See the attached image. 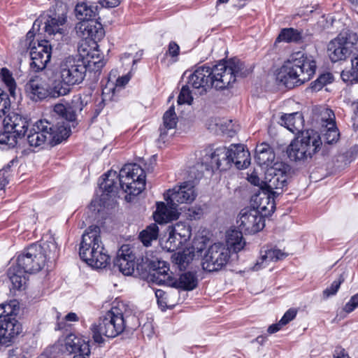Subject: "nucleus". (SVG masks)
Instances as JSON below:
<instances>
[{
	"mask_svg": "<svg viewBox=\"0 0 358 358\" xmlns=\"http://www.w3.org/2000/svg\"><path fill=\"white\" fill-rule=\"evenodd\" d=\"M99 6L94 4H88L85 2L78 3L75 8L76 17L83 22L84 20H96Z\"/></svg>",
	"mask_w": 358,
	"mask_h": 358,
	"instance_id": "7c9ffc66",
	"label": "nucleus"
},
{
	"mask_svg": "<svg viewBox=\"0 0 358 358\" xmlns=\"http://www.w3.org/2000/svg\"><path fill=\"white\" fill-rule=\"evenodd\" d=\"M86 72L87 66L85 62L73 57L64 59L59 67L60 78L71 86L81 83L85 79Z\"/></svg>",
	"mask_w": 358,
	"mask_h": 358,
	"instance_id": "4468645a",
	"label": "nucleus"
},
{
	"mask_svg": "<svg viewBox=\"0 0 358 358\" xmlns=\"http://www.w3.org/2000/svg\"><path fill=\"white\" fill-rule=\"evenodd\" d=\"M228 148L231 165L234 164L238 169H243L250 164V155L244 145L231 144Z\"/></svg>",
	"mask_w": 358,
	"mask_h": 358,
	"instance_id": "393cba45",
	"label": "nucleus"
},
{
	"mask_svg": "<svg viewBox=\"0 0 358 358\" xmlns=\"http://www.w3.org/2000/svg\"><path fill=\"white\" fill-rule=\"evenodd\" d=\"M194 252L189 249L175 253L172 256L173 262L178 265L180 270L185 269L194 259Z\"/></svg>",
	"mask_w": 358,
	"mask_h": 358,
	"instance_id": "4c0bfd02",
	"label": "nucleus"
},
{
	"mask_svg": "<svg viewBox=\"0 0 358 358\" xmlns=\"http://www.w3.org/2000/svg\"><path fill=\"white\" fill-rule=\"evenodd\" d=\"M334 358H350L348 354L343 348H336L334 353Z\"/></svg>",
	"mask_w": 358,
	"mask_h": 358,
	"instance_id": "bf43d9fd",
	"label": "nucleus"
},
{
	"mask_svg": "<svg viewBox=\"0 0 358 358\" xmlns=\"http://www.w3.org/2000/svg\"><path fill=\"white\" fill-rule=\"evenodd\" d=\"M76 30L78 36L94 42L100 41L105 34L102 24L97 20L79 22L76 24Z\"/></svg>",
	"mask_w": 358,
	"mask_h": 358,
	"instance_id": "aec40b11",
	"label": "nucleus"
},
{
	"mask_svg": "<svg viewBox=\"0 0 358 358\" xmlns=\"http://www.w3.org/2000/svg\"><path fill=\"white\" fill-rule=\"evenodd\" d=\"M290 167L282 162H276L266 169L264 180L261 181V189L266 190L275 197L282 194L287 185Z\"/></svg>",
	"mask_w": 358,
	"mask_h": 358,
	"instance_id": "1a4fd4ad",
	"label": "nucleus"
},
{
	"mask_svg": "<svg viewBox=\"0 0 358 358\" xmlns=\"http://www.w3.org/2000/svg\"><path fill=\"white\" fill-rule=\"evenodd\" d=\"M1 76L2 78L3 81L8 87V90L10 92V94L12 96H15L16 85L10 71L7 69L3 68L1 71Z\"/></svg>",
	"mask_w": 358,
	"mask_h": 358,
	"instance_id": "c03bdc74",
	"label": "nucleus"
},
{
	"mask_svg": "<svg viewBox=\"0 0 358 358\" xmlns=\"http://www.w3.org/2000/svg\"><path fill=\"white\" fill-rule=\"evenodd\" d=\"M155 296L157 299V303L162 308L166 306V293L162 289H157L155 291Z\"/></svg>",
	"mask_w": 358,
	"mask_h": 358,
	"instance_id": "6e6d98bb",
	"label": "nucleus"
},
{
	"mask_svg": "<svg viewBox=\"0 0 358 358\" xmlns=\"http://www.w3.org/2000/svg\"><path fill=\"white\" fill-rule=\"evenodd\" d=\"M249 71L244 64L236 58L220 62L213 68L201 66L189 73L188 86H191L200 95L206 94L212 87L224 90L233 84L236 77L246 76Z\"/></svg>",
	"mask_w": 358,
	"mask_h": 358,
	"instance_id": "f257e3e1",
	"label": "nucleus"
},
{
	"mask_svg": "<svg viewBox=\"0 0 358 358\" xmlns=\"http://www.w3.org/2000/svg\"><path fill=\"white\" fill-rule=\"evenodd\" d=\"M297 310L294 308H290L285 312L281 320V324L284 326L288 324L290 321L293 320L296 315Z\"/></svg>",
	"mask_w": 358,
	"mask_h": 358,
	"instance_id": "5fc2aeb1",
	"label": "nucleus"
},
{
	"mask_svg": "<svg viewBox=\"0 0 358 358\" xmlns=\"http://www.w3.org/2000/svg\"><path fill=\"white\" fill-rule=\"evenodd\" d=\"M21 325L15 317L0 320V345L10 346L21 332Z\"/></svg>",
	"mask_w": 358,
	"mask_h": 358,
	"instance_id": "4be33fe9",
	"label": "nucleus"
},
{
	"mask_svg": "<svg viewBox=\"0 0 358 358\" xmlns=\"http://www.w3.org/2000/svg\"><path fill=\"white\" fill-rule=\"evenodd\" d=\"M130 80L129 75H125L117 79L115 85H108L102 92L103 100H113L115 94L124 87Z\"/></svg>",
	"mask_w": 358,
	"mask_h": 358,
	"instance_id": "72a5a7b5",
	"label": "nucleus"
},
{
	"mask_svg": "<svg viewBox=\"0 0 358 358\" xmlns=\"http://www.w3.org/2000/svg\"><path fill=\"white\" fill-rule=\"evenodd\" d=\"M283 326H284L283 324H281V322L279 321L278 323L271 324V326L268 327V330H267L268 333L270 334H274V333L278 331Z\"/></svg>",
	"mask_w": 358,
	"mask_h": 358,
	"instance_id": "052dcab7",
	"label": "nucleus"
},
{
	"mask_svg": "<svg viewBox=\"0 0 358 358\" xmlns=\"http://www.w3.org/2000/svg\"><path fill=\"white\" fill-rule=\"evenodd\" d=\"M279 123L293 134L300 132L303 127V117L299 113L282 115Z\"/></svg>",
	"mask_w": 358,
	"mask_h": 358,
	"instance_id": "c85d7f7f",
	"label": "nucleus"
},
{
	"mask_svg": "<svg viewBox=\"0 0 358 358\" xmlns=\"http://www.w3.org/2000/svg\"><path fill=\"white\" fill-rule=\"evenodd\" d=\"M119 182L124 192L137 196L145 187V171L136 164L125 165L120 171Z\"/></svg>",
	"mask_w": 358,
	"mask_h": 358,
	"instance_id": "f8f14e48",
	"label": "nucleus"
},
{
	"mask_svg": "<svg viewBox=\"0 0 358 358\" xmlns=\"http://www.w3.org/2000/svg\"><path fill=\"white\" fill-rule=\"evenodd\" d=\"M287 254L278 248H266L261 250V257L257 260L253 269L258 271L264 267L270 262H277L283 259Z\"/></svg>",
	"mask_w": 358,
	"mask_h": 358,
	"instance_id": "cd10ccee",
	"label": "nucleus"
},
{
	"mask_svg": "<svg viewBox=\"0 0 358 358\" xmlns=\"http://www.w3.org/2000/svg\"><path fill=\"white\" fill-rule=\"evenodd\" d=\"M29 127L28 118L16 112L10 113L3 120V131L0 134V143L14 148L23 137Z\"/></svg>",
	"mask_w": 358,
	"mask_h": 358,
	"instance_id": "9d476101",
	"label": "nucleus"
},
{
	"mask_svg": "<svg viewBox=\"0 0 358 358\" xmlns=\"http://www.w3.org/2000/svg\"><path fill=\"white\" fill-rule=\"evenodd\" d=\"M25 272L17 266L10 267L8 271V276L13 285V287L16 289H24L26 285L27 278Z\"/></svg>",
	"mask_w": 358,
	"mask_h": 358,
	"instance_id": "473e14b6",
	"label": "nucleus"
},
{
	"mask_svg": "<svg viewBox=\"0 0 358 358\" xmlns=\"http://www.w3.org/2000/svg\"><path fill=\"white\" fill-rule=\"evenodd\" d=\"M71 85L65 83L61 78L56 80L48 87L49 96L53 98L65 96L71 92Z\"/></svg>",
	"mask_w": 358,
	"mask_h": 358,
	"instance_id": "e433bc0d",
	"label": "nucleus"
},
{
	"mask_svg": "<svg viewBox=\"0 0 358 358\" xmlns=\"http://www.w3.org/2000/svg\"><path fill=\"white\" fill-rule=\"evenodd\" d=\"M8 95L0 88V117L6 113V110L9 107Z\"/></svg>",
	"mask_w": 358,
	"mask_h": 358,
	"instance_id": "603ef678",
	"label": "nucleus"
},
{
	"mask_svg": "<svg viewBox=\"0 0 358 358\" xmlns=\"http://www.w3.org/2000/svg\"><path fill=\"white\" fill-rule=\"evenodd\" d=\"M275 159V153L272 150H268L267 152L256 153L255 160L259 166H266V169L270 167Z\"/></svg>",
	"mask_w": 358,
	"mask_h": 358,
	"instance_id": "37998d69",
	"label": "nucleus"
},
{
	"mask_svg": "<svg viewBox=\"0 0 358 358\" xmlns=\"http://www.w3.org/2000/svg\"><path fill=\"white\" fill-rule=\"evenodd\" d=\"M343 281L344 278L343 275H341L338 280H334L329 287L326 288L323 291L322 294L324 298L327 299L331 296L335 295L337 293L341 285L343 283Z\"/></svg>",
	"mask_w": 358,
	"mask_h": 358,
	"instance_id": "49530a36",
	"label": "nucleus"
},
{
	"mask_svg": "<svg viewBox=\"0 0 358 358\" xmlns=\"http://www.w3.org/2000/svg\"><path fill=\"white\" fill-rule=\"evenodd\" d=\"M158 233V226L157 224L152 223L141 232L139 237L143 245L148 246L152 241L157 238Z\"/></svg>",
	"mask_w": 358,
	"mask_h": 358,
	"instance_id": "58836bf2",
	"label": "nucleus"
},
{
	"mask_svg": "<svg viewBox=\"0 0 358 358\" xmlns=\"http://www.w3.org/2000/svg\"><path fill=\"white\" fill-rule=\"evenodd\" d=\"M243 233L241 230H231L228 232L227 236V245L229 250L232 249L235 252H238L241 250L245 245V242L243 238Z\"/></svg>",
	"mask_w": 358,
	"mask_h": 358,
	"instance_id": "f704fd0d",
	"label": "nucleus"
},
{
	"mask_svg": "<svg viewBox=\"0 0 358 358\" xmlns=\"http://www.w3.org/2000/svg\"><path fill=\"white\" fill-rule=\"evenodd\" d=\"M230 250L221 243L212 245L202 259L203 270L208 272L217 271L227 265L230 258Z\"/></svg>",
	"mask_w": 358,
	"mask_h": 358,
	"instance_id": "2eb2a0df",
	"label": "nucleus"
},
{
	"mask_svg": "<svg viewBox=\"0 0 358 358\" xmlns=\"http://www.w3.org/2000/svg\"><path fill=\"white\" fill-rule=\"evenodd\" d=\"M358 36L352 31H343L328 45V55L333 62L344 60L357 50Z\"/></svg>",
	"mask_w": 358,
	"mask_h": 358,
	"instance_id": "ddd939ff",
	"label": "nucleus"
},
{
	"mask_svg": "<svg viewBox=\"0 0 358 358\" xmlns=\"http://www.w3.org/2000/svg\"><path fill=\"white\" fill-rule=\"evenodd\" d=\"M13 163V161L10 162V164L0 170V189H3L8 183L10 176L9 173L11 167L10 164Z\"/></svg>",
	"mask_w": 358,
	"mask_h": 358,
	"instance_id": "8fccbe9b",
	"label": "nucleus"
},
{
	"mask_svg": "<svg viewBox=\"0 0 358 358\" xmlns=\"http://www.w3.org/2000/svg\"><path fill=\"white\" fill-rule=\"evenodd\" d=\"M322 126L323 141L327 144L336 143L340 137V132L335 122L333 110L325 109L322 113Z\"/></svg>",
	"mask_w": 358,
	"mask_h": 358,
	"instance_id": "412c9836",
	"label": "nucleus"
},
{
	"mask_svg": "<svg viewBox=\"0 0 358 358\" xmlns=\"http://www.w3.org/2000/svg\"><path fill=\"white\" fill-rule=\"evenodd\" d=\"M331 80L332 76L331 73L322 74L313 83L312 88L314 90H320L327 83H331Z\"/></svg>",
	"mask_w": 358,
	"mask_h": 358,
	"instance_id": "de8ad7c7",
	"label": "nucleus"
},
{
	"mask_svg": "<svg viewBox=\"0 0 358 358\" xmlns=\"http://www.w3.org/2000/svg\"><path fill=\"white\" fill-rule=\"evenodd\" d=\"M203 215V210L199 206H193L189 208L187 213L186 216L189 220H199Z\"/></svg>",
	"mask_w": 358,
	"mask_h": 358,
	"instance_id": "3c124183",
	"label": "nucleus"
},
{
	"mask_svg": "<svg viewBox=\"0 0 358 358\" xmlns=\"http://www.w3.org/2000/svg\"><path fill=\"white\" fill-rule=\"evenodd\" d=\"M65 320L68 322H76L78 320V317L75 313H69L65 316Z\"/></svg>",
	"mask_w": 358,
	"mask_h": 358,
	"instance_id": "0e129e2a",
	"label": "nucleus"
},
{
	"mask_svg": "<svg viewBox=\"0 0 358 358\" xmlns=\"http://www.w3.org/2000/svg\"><path fill=\"white\" fill-rule=\"evenodd\" d=\"M105 101H103L102 99V101L96 106V108L94 109V113H95V117L97 116L100 113L101 111L102 110V109L103 108V106H104V104H103V102Z\"/></svg>",
	"mask_w": 358,
	"mask_h": 358,
	"instance_id": "338daca9",
	"label": "nucleus"
},
{
	"mask_svg": "<svg viewBox=\"0 0 358 358\" xmlns=\"http://www.w3.org/2000/svg\"><path fill=\"white\" fill-rule=\"evenodd\" d=\"M167 205L163 202L157 203V210L154 213V219L157 222H168L178 218L179 213L176 205H171L168 197L166 199Z\"/></svg>",
	"mask_w": 358,
	"mask_h": 358,
	"instance_id": "a878e982",
	"label": "nucleus"
},
{
	"mask_svg": "<svg viewBox=\"0 0 358 358\" xmlns=\"http://www.w3.org/2000/svg\"><path fill=\"white\" fill-rule=\"evenodd\" d=\"M315 62L303 51L293 52L285 62L277 79L287 88H293L309 80L315 74Z\"/></svg>",
	"mask_w": 358,
	"mask_h": 358,
	"instance_id": "20e7f679",
	"label": "nucleus"
},
{
	"mask_svg": "<svg viewBox=\"0 0 358 358\" xmlns=\"http://www.w3.org/2000/svg\"><path fill=\"white\" fill-rule=\"evenodd\" d=\"M122 0H103V6L114 8L117 6Z\"/></svg>",
	"mask_w": 358,
	"mask_h": 358,
	"instance_id": "680f3d73",
	"label": "nucleus"
},
{
	"mask_svg": "<svg viewBox=\"0 0 358 358\" xmlns=\"http://www.w3.org/2000/svg\"><path fill=\"white\" fill-rule=\"evenodd\" d=\"M196 192L194 189V184L192 181H186L180 185L169 189L166 193V197L171 201V205L177 207L180 203H190L196 197Z\"/></svg>",
	"mask_w": 358,
	"mask_h": 358,
	"instance_id": "f3484780",
	"label": "nucleus"
},
{
	"mask_svg": "<svg viewBox=\"0 0 358 358\" xmlns=\"http://www.w3.org/2000/svg\"><path fill=\"white\" fill-rule=\"evenodd\" d=\"M180 53V47L179 45L174 41L170 42L168 47V50L166 51V55L172 57H177Z\"/></svg>",
	"mask_w": 358,
	"mask_h": 358,
	"instance_id": "4d7b16f0",
	"label": "nucleus"
},
{
	"mask_svg": "<svg viewBox=\"0 0 358 358\" xmlns=\"http://www.w3.org/2000/svg\"><path fill=\"white\" fill-rule=\"evenodd\" d=\"M191 86H188V83L184 85L178 97V104H191L193 101V97L192 96L191 91L189 88Z\"/></svg>",
	"mask_w": 358,
	"mask_h": 358,
	"instance_id": "a18cd8bd",
	"label": "nucleus"
},
{
	"mask_svg": "<svg viewBox=\"0 0 358 358\" xmlns=\"http://www.w3.org/2000/svg\"><path fill=\"white\" fill-rule=\"evenodd\" d=\"M301 39V32L294 28H285L281 30L276 42H297Z\"/></svg>",
	"mask_w": 358,
	"mask_h": 358,
	"instance_id": "ea45409f",
	"label": "nucleus"
},
{
	"mask_svg": "<svg viewBox=\"0 0 358 358\" xmlns=\"http://www.w3.org/2000/svg\"><path fill=\"white\" fill-rule=\"evenodd\" d=\"M168 229H169L172 233L187 241L191 237V229L189 226H187L184 223L178 222L174 225L169 226Z\"/></svg>",
	"mask_w": 358,
	"mask_h": 358,
	"instance_id": "a19ab883",
	"label": "nucleus"
},
{
	"mask_svg": "<svg viewBox=\"0 0 358 358\" xmlns=\"http://www.w3.org/2000/svg\"><path fill=\"white\" fill-rule=\"evenodd\" d=\"M103 181L100 183V188L108 195L110 194L117 193L120 187V174L116 171H109L103 176Z\"/></svg>",
	"mask_w": 358,
	"mask_h": 358,
	"instance_id": "c756f323",
	"label": "nucleus"
},
{
	"mask_svg": "<svg viewBox=\"0 0 358 358\" xmlns=\"http://www.w3.org/2000/svg\"><path fill=\"white\" fill-rule=\"evenodd\" d=\"M268 150H272L271 146L266 143H262L256 148V153L267 152Z\"/></svg>",
	"mask_w": 358,
	"mask_h": 358,
	"instance_id": "e2e57ef3",
	"label": "nucleus"
},
{
	"mask_svg": "<svg viewBox=\"0 0 358 358\" xmlns=\"http://www.w3.org/2000/svg\"><path fill=\"white\" fill-rule=\"evenodd\" d=\"M51 50V45L47 40L41 41L37 46L31 48L30 67L34 71L38 72L45 68L50 60Z\"/></svg>",
	"mask_w": 358,
	"mask_h": 358,
	"instance_id": "a211bd4d",
	"label": "nucleus"
},
{
	"mask_svg": "<svg viewBox=\"0 0 358 358\" xmlns=\"http://www.w3.org/2000/svg\"><path fill=\"white\" fill-rule=\"evenodd\" d=\"M352 66L355 78L358 80V51L355 53V57L352 59Z\"/></svg>",
	"mask_w": 358,
	"mask_h": 358,
	"instance_id": "13d9d810",
	"label": "nucleus"
},
{
	"mask_svg": "<svg viewBox=\"0 0 358 358\" xmlns=\"http://www.w3.org/2000/svg\"><path fill=\"white\" fill-rule=\"evenodd\" d=\"M15 308L14 305L8 304H1L0 305V320L3 319H8V317H15Z\"/></svg>",
	"mask_w": 358,
	"mask_h": 358,
	"instance_id": "09e8293b",
	"label": "nucleus"
},
{
	"mask_svg": "<svg viewBox=\"0 0 358 358\" xmlns=\"http://www.w3.org/2000/svg\"><path fill=\"white\" fill-rule=\"evenodd\" d=\"M261 190L262 192L256 194L253 199L254 201L257 204L255 209L259 210V211H265L268 209V206H270L271 208H273L274 206L275 197H273L271 193L264 189Z\"/></svg>",
	"mask_w": 358,
	"mask_h": 358,
	"instance_id": "c9c22d12",
	"label": "nucleus"
},
{
	"mask_svg": "<svg viewBox=\"0 0 358 358\" xmlns=\"http://www.w3.org/2000/svg\"><path fill=\"white\" fill-rule=\"evenodd\" d=\"M358 307V293L351 296L349 301L343 307L346 313H350Z\"/></svg>",
	"mask_w": 358,
	"mask_h": 358,
	"instance_id": "864d4df0",
	"label": "nucleus"
},
{
	"mask_svg": "<svg viewBox=\"0 0 358 358\" xmlns=\"http://www.w3.org/2000/svg\"><path fill=\"white\" fill-rule=\"evenodd\" d=\"M229 148L226 147H219L211 152L209 155H206L204 159L206 162L210 160L209 166L211 169L216 168L221 171L227 170L231 166Z\"/></svg>",
	"mask_w": 358,
	"mask_h": 358,
	"instance_id": "b1692460",
	"label": "nucleus"
},
{
	"mask_svg": "<svg viewBox=\"0 0 358 358\" xmlns=\"http://www.w3.org/2000/svg\"><path fill=\"white\" fill-rule=\"evenodd\" d=\"M250 181L254 185L259 186V187L261 188V181L258 177L251 176Z\"/></svg>",
	"mask_w": 358,
	"mask_h": 358,
	"instance_id": "774afa93",
	"label": "nucleus"
},
{
	"mask_svg": "<svg viewBox=\"0 0 358 358\" xmlns=\"http://www.w3.org/2000/svg\"><path fill=\"white\" fill-rule=\"evenodd\" d=\"M129 317L135 319L127 305L122 301L114 302L111 308L92 324L90 330L94 341L103 343V336L115 338L121 334L127 327Z\"/></svg>",
	"mask_w": 358,
	"mask_h": 358,
	"instance_id": "7ed1b4c3",
	"label": "nucleus"
},
{
	"mask_svg": "<svg viewBox=\"0 0 358 358\" xmlns=\"http://www.w3.org/2000/svg\"><path fill=\"white\" fill-rule=\"evenodd\" d=\"M178 117L175 112L174 106L169 108L163 116V124L159 127V140L165 142L167 131L174 129L177 124Z\"/></svg>",
	"mask_w": 358,
	"mask_h": 358,
	"instance_id": "2f4dec72",
	"label": "nucleus"
},
{
	"mask_svg": "<svg viewBox=\"0 0 358 358\" xmlns=\"http://www.w3.org/2000/svg\"><path fill=\"white\" fill-rule=\"evenodd\" d=\"M64 345L66 351L75 354L73 358H89L90 355L89 342L73 334L66 338Z\"/></svg>",
	"mask_w": 358,
	"mask_h": 358,
	"instance_id": "5701e85b",
	"label": "nucleus"
},
{
	"mask_svg": "<svg viewBox=\"0 0 358 358\" xmlns=\"http://www.w3.org/2000/svg\"><path fill=\"white\" fill-rule=\"evenodd\" d=\"M26 92L34 101L41 100L49 96V89L45 80L36 77L31 79L26 85Z\"/></svg>",
	"mask_w": 358,
	"mask_h": 358,
	"instance_id": "bb28decb",
	"label": "nucleus"
},
{
	"mask_svg": "<svg viewBox=\"0 0 358 358\" xmlns=\"http://www.w3.org/2000/svg\"><path fill=\"white\" fill-rule=\"evenodd\" d=\"M168 231L169 236L165 243V248L169 251H175L187 242V241L172 233L169 229H168Z\"/></svg>",
	"mask_w": 358,
	"mask_h": 358,
	"instance_id": "79ce46f5",
	"label": "nucleus"
},
{
	"mask_svg": "<svg viewBox=\"0 0 358 358\" xmlns=\"http://www.w3.org/2000/svg\"><path fill=\"white\" fill-rule=\"evenodd\" d=\"M44 243L43 246L33 244L17 257V266L27 273L40 271L45 265L46 259L55 257L57 247L55 241Z\"/></svg>",
	"mask_w": 358,
	"mask_h": 358,
	"instance_id": "423d86ee",
	"label": "nucleus"
},
{
	"mask_svg": "<svg viewBox=\"0 0 358 358\" xmlns=\"http://www.w3.org/2000/svg\"><path fill=\"white\" fill-rule=\"evenodd\" d=\"M157 264L152 276V280L156 283L165 284L185 290H192L196 287L198 280L194 273H184L180 275L178 279H176L169 273V267L166 262L158 261Z\"/></svg>",
	"mask_w": 358,
	"mask_h": 358,
	"instance_id": "9b49d317",
	"label": "nucleus"
},
{
	"mask_svg": "<svg viewBox=\"0 0 358 358\" xmlns=\"http://www.w3.org/2000/svg\"><path fill=\"white\" fill-rule=\"evenodd\" d=\"M237 224L245 234H255L264 227V217L255 208H243L238 215Z\"/></svg>",
	"mask_w": 358,
	"mask_h": 358,
	"instance_id": "dca6fc26",
	"label": "nucleus"
},
{
	"mask_svg": "<svg viewBox=\"0 0 358 358\" xmlns=\"http://www.w3.org/2000/svg\"><path fill=\"white\" fill-rule=\"evenodd\" d=\"M322 143L317 132L308 130L291 142L287 149L288 157L293 161L310 158L320 149Z\"/></svg>",
	"mask_w": 358,
	"mask_h": 358,
	"instance_id": "6e6552de",
	"label": "nucleus"
},
{
	"mask_svg": "<svg viewBox=\"0 0 358 358\" xmlns=\"http://www.w3.org/2000/svg\"><path fill=\"white\" fill-rule=\"evenodd\" d=\"M133 249L129 245H123L117 252L114 266L117 267L124 275H131L134 273L135 268L139 270V265L136 264Z\"/></svg>",
	"mask_w": 358,
	"mask_h": 358,
	"instance_id": "6ab92c4d",
	"label": "nucleus"
},
{
	"mask_svg": "<svg viewBox=\"0 0 358 358\" xmlns=\"http://www.w3.org/2000/svg\"><path fill=\"white\" fill-rule=\"evenodd\" d=\"M53 112L59 115L56 123L41 120L34 124L27 136L30 146L39 147L45 142L55 145L69 136L71 129L66 121L73 122L76 120L75 110L72 107L58 103L54 106Z\"/></svg>",
	"mask_w": 358,
	"mask_h": 358,
	"instance_id": "f03ea898",
	"label": "nucleus"
},
{
	"mask_svg": "<svg viewBox=\"0 0 358 358\" xmlns=\"http://www.w3.org/2000/svg\"><path fill=\"white\" fill-rule=\"evenodd\" d=\"M45 24L44 30L48 35L59 34L63 36L68 32L67 8L62 3H57L45 13L41 15L33 24L34 30L38 29L42 24Z\"/></svg>",
	"mask_w": 358,
	"mask_h": 358,
	"instance_id": "0eeeda50",
	"label": "nucleus"
},
{
	"mask_svg": "<svg viewBox=\"0 0 358 358\" xmlns=\"http://www.w3.org/2000/svg\"><path fill=\"white\" fill-rule=\"evenodd\" d=\"M90 63H93L94 64V65L95 68L96 69V70L101 69L105 65V62L103 60H101V59H99L97 61L92 60V61L90 62Z\"/></svg>",
	"mask_w": 358,
	"mask_h": 358,
	"instance_id": "69168bd1",
	"label": "nucleus"
},
{
	"mask_svg": "<svg viewBox=\"0 0 358 358\" xmlns=\"http://www.w3.org/2000/svg\"><path fill=\"white\" fill-rule=\"evenodd\" d=\"M98 226H90L82 236L79 248L81 259L89 266L96 268H105L110 262V256L103 247Z\"/></svg>",
	"mask_w": 358,
	"mask_h": 358,
	"instance_id": "39448f33",
	"label": "nucleus"
}]
</instances>
